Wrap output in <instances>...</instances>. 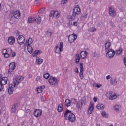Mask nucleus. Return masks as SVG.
Returning <instances> with one entry per match:
<instances>
[{
    "label": "nucleus",
    "instance_id": "1",
    "mask_svg": "<svg viewBox=\"0 0 126 126\" xmlns=\"http://www.w3.org/2000/svg\"><path fill=\"white\" fill-rule=\"evenodd\" d=\"M69 114L68 120L71 123H73L75 121V115L73 114V113H71V111H70L68 109H67L64 114V118L65 120H67V115Z\"/></svg>",
    "mask_w": 126,
    "mask_h": 126
},
{
    "label": "nucleus",
    "instance_id": "2",
    "mask_svg": "<svg viewBox=\"0 0 126 126\" xmlns=\"http://www.w3.org/2000/svg\"><path fill=\"white\" fill-rule=\"evenodd\" d=\"M80 8L79 7V6L76 5L75 6L73 10L72 15L69 16V18L71 20H74L75 17H76V15H78L79 14H80Z\"/></svg>",
    "mask_w": 126,
    "mask_h": 126
},
{
    "label": "nucleus",
    "instance_id": "3",
    "mask_svg": "<svg viewBox=\"0 0 126 126\" xmlns=\"http://www.w3.org/2000/svg\"><path fill=\"white\" fill-rule=\"evenodd\" d=\"M28 21L29 23H34L35 22L37 24H40L41 21H42V18L39 15L32 17L28 19Z\"/></svg>",
    "mask_w": 126,
    "mask_h": 126
},
{
    "label": "nucleus",
    "instance_id": "4",
    "mask_svg": "<svg viewBox=\"0 0 126 126\" xmlns=\"http://www.w3.org/2000/svg\"><path fill=\"white\" fill-rule=\"evenodd\" d=\"M24 79V77L19 76L17 77L16 79L13 80L14 87H17V85L20 83V81H22Z\"/></svg>",
    "mask_w": 126,
    "mask_h": 126
},
{
    "label": "nucleus",
    "instance_id": "5",
    "mask_svg": "<svg viewBox=\"0 0 126 126\" xmlns=\"http://www.w3.org/2000/svg\"><path fill=\"white\" fill-rule=\"evenodd\" d=\"M106 55L108 59H112V58H113L114 56H115V50H113L112 49H109L108 50H107Z\"/></svg>",
    "mask_w": 126,
    "mask_h": 126
},
{
    "label": "nucleus",
    "instance_id": "6",
    "mask_svg": "<svg viewBox=\"0 0 126 126\" xmlns=\"http://www.w3.org/2000/svg\"><path fill=\"white\" fill-rule=\"evenodd\" d=\"M15 63H11L9 65V69L8 71V74H11V72L13 71L15 69V67H16V65H15Z\"/></svg>",
    "mask_w": 126,
    "mask_h": 126
},
{
    "label": "nucleus",
    "instance_id": "7",
    "mask_svg": "<svg viewBox=\"0 0 126 126\" xmlns=\"http://www.w3.org/2000/svg\"><path fill=\"white\" fill-rule=\"evenodd\" d=\"M109 14L111 16V17H115V16H117V12L116 11V9L110 7L109 9Z\"/></svg>",
    "mask_w": 126,
    "mask_h": 126
},
{
    "label": "nucleus",
    "instance_id": "8",
    "mask_svg": "<svg viewBox=\"0 0 126 126\" xmlns=\"http://www.w3.org/2000/svg\"><path fill=\"white\" fill-rule=\"evenodd\" d=\"M48 81L52 85H57L59 82V80L53 77H51Z\"/></svg>",
    "mask_w": 126,
    "mask_h": 126
},
{
    "label": "nucleus",
    "instance_id": "9",
    "mask_svg": "<svg viewBox=\"0 0 126 126\" xmlns=\"http://www.w3.org/2000/svg\"><path fill=\"white\" fill-rule=\"evenodd\" d=\"M8 78L7 77H2V75H0V83L2 85H5L7 83Z\"/></svg>",
    "mask_w": 126,
    "mask_h": 126
},
{
    "label": "nucleus",
    "instance_id": "10",
    "mask_svg": "<svg viewBox=\"0 0 126 126\" xmlns=\"http://www.w3.org/2000/svg\"><path fill=\"white\" fill-rule=\"evenodd\" d=\"M85 97L82 98L81 100H79L77 103V108L78 109H81L82 108V105L85 103Z\"/></svg>",
    "mask_w": 126,
    "mask_h": 126
},
{
    "label": "nucleus",
    "instance_id": "11",
    "mask_svg": "<svg viewBox=\"0 0 126 126\" xmlns=\"http://www.w3.org/2000/svg\"><path fill=\"white\" fill-rule=\"evenodd\" d=\"M25 41V38H24V36L22 35H19L17 38L18 44L21 46V45H23L24 44V42Z\"/></svg>",
    "mask_w": 126,
    "mask_h": 126
},
{
    "label": "nucleus",
    "instance_id": "12",
    "mask_svg": "<svg viewBox=\"0 0 126 126\" xmlns=\"http://www.w3.org/2000/svg\"><path fill=\"white\" fill-rule=\"evenodd\" d=\"M68 41L70 43H73L76 39H77V35L76 34H71L68 37Z\"/></svg>",
    "mask_w": 126,
    "mask_h": 126
},
{
    "label": "nucleus",
    "instance_id": "13",
    "mask_svg": "<svg viewBox=\"0 0 126 126\" xmlns=\"http://www.w3.org/2000/svg\"><path fill=\"white\" fill-rule=\"evenodd\" d=\"M42 110L41 109H35L33 112V115L36 118H38V117H41L42 115Z\"/></svg>",
    "mask_w": 126,
    "mask_h": 126
},
{
    "label": "nucleus",
    "instance_id": "14",
    "mask_svg": "<svg viewBox=\"0 0 126 126\" xmlns=\"http://www.w3.org/2000/svg\"><path fill=\"white\" fill-rule=\"evenodd\" d=\"M109 100H115V99H117V94L113 92H109Z\"/></svg>",
    "mask_w": 126,
    "mask_h": 126
},
{
    "label": "nucleus",
    "instance_id": "15",
    "mask_svg": "<svg viewBox=\"0 0 126 126\" xmlns=\"http://www.w3.org/2000/svg\"><path fill=\"white\" fill-rule=\"evenodd\" d=\"M93 110H94V105L93 102L90 103V105L88 109V115H91L93 113Z\"/></svg>",
    "mask_w": 126,
    "mask_h": 126
},
{
    "label": "nucleus",
    "instance_id": "16",
    "mask_svg": "<svg viewBox=\"0 0 126 126\" xmlns=\"http://www.w3.org/2000/svg\"><path fill=\"white\" fill-rule=\"evenodd\" d=\"M80 71L79 73V76L81 79H83V63H80Z\"/></svg>",
    "mask_w": 126,
    "mask_h": 126
},
{
    "label": "nucleus",
    "instance_id": "17",
    "mask_svg": "<svg viewBox=\"0 0 126 126\" xmlns=\"http://www.w3.org/2000/svg\"><path fill=\"white\" fill-rule=\"evenodd\" d=\"M8 42L10 45H13L15 42V37H10L8 39Z\"/></svg>",
    "mask_w": 126,
    "mask_h": 126
},
{
    "label": "nucleus",
    "instance_id": "18",
    "mask_svg": "<svg viewBox=\"0 0 126 126\" xmlns=\"http://www.w3.org/2000/svg\"><path fill=\"white\" fill-rule=\"evenodd\" d=\"M12 14H13L12 16H14L16 19H18L20 17V12H12Z\"/></svg>",
    "mask_w": 126,
    "mask_h": 126
},
{
    "label": "nucleus",
    "instance_id": "19",
    "mask_svg": "<svg viewBox=\"0 0 126 126\" xmlns=\"http://www.w3.org/2000/svg\"><path fill=\"white\" fill-rule=\"evenodd\" d=\"M18 105H19V103H16L13 105L11 109L12 113H15L16 112V110L18 108Z\"/></svg>",
    "mask_w": 126,
    "mask_h": 126
},
{
    "label": "nucleus",
    "instance_id": "20",
    "mask_svg": "<svg viewBox=\"0 0 126 126\" xmlns=\"http://www.w3.org/2000/svg\"><path fill=\"white\" fill-rule=\"evenodd\" d=\"M80 55L81 59H85L87 57V52L85 51H82Z\"/></svg>",
    "mask_w": 126,
    "mask_h": 126
},
{
    "label": "nucleus",
    "instance_id": "21",
    "mask_svg": "<svg viewBox=\"0 0 126 126\" xmlns=\"http://www.w3.org/2000/svg\"><path fill=\"white\" fill-rule=\"evenodd\" d=\"M43 63V59L41 58H39L38 57H36V64H37L38 65H40V64H42Z\"/></svg>",
    "mask_w": 126,
    "mask_h": 126
},
{
    "label": "nucleus",
    "instance_id": "22",
    "mask_svg": "<svg viewBox=\"0 0 126 126\" xmlns=\"http://www.w3.org/2000/svg\"><path fill=\"white\" fill-rule=\"evenodd\" d=\"M13 85L12 84H10L9 85V88H8V94H13V91H14V89H13V87H12Z\"/></svg>",
    "mask_w": 126,
    "mask_h": 126
},
{
    "label": "nucleus",
    "instance_id": "23",
    "mask_svg": "<svg viewBox=\"0 0 126 126\" xmlns=\"http://www.w3.org/2000/svg\"><path fill=\"white\" fill-rule=\"evenodd\" d=\"M110 83L112 85H117V79L115 77L112 78L110 79Z\"/></svg>",
    "mask_w": 126,
    "mask_h": 126
},
{
    "label": "nucleus",
    "instance_id": "24",
    "mask_svg": "<svg viewBox=\"0 0 126 126\" xmlns=\"http://www.w3.org/2000/svg\"><path fill=\"white\" fill-rule=\"evenodd\" d=\"M111 42H107L105 44V51L107 52L109 49H110V47H111Z\"/></svg>",
    "mask_w": 126,
    "mask_h": 126
},
{
    "label": "nucleus",
    "instance_id": "25",
    "mask_svg": "<svg viewBox=\"0 0 126 126\" xmlns=\"http://www.w3.org/2000/svg\"><path fill=\"white\" fill-rule=\"evenodd\" d=\"M55 53H56V54H60L61 53V52H63V49H61V48H59V46L58 45H57L55 47Z\"/></svg>",
    "mask_w": 126,
    "mask_h": 126
},
{
    "label": "nucleus",
    "instance_id": "26",
    "mask_svg": "<svg viewBox=\"0 0 126 126\" xmlns=\"http://www.w3.org/2000/svg\"><path fill=\"white\" fill-rule=\"evenodd\" d=\"M27 50L28 52L30 53V54H32V53H33V47H32L30 45H28Z\"/></svg>",
    "mask_w": 126,
    "mask_h": 126
},
{
    "label": "nucleus",
    "instance_id": "27",
    "mask_svg": "<svg viewBox=\"0 0 126 126\" xmlns=\"http://www.w3.org/2000/svg\"><path fill=\"white\" fill-rule=\"evenodd\" d=\"M75 59L76 60V63L78 64L79 63V61H80V57H79V54H77L76 56L75 57Z\"/></svg>",
    "mask_w": 126,
    "mask_h": 126
},
{
    "label": "nucleus",
    "instance_id": "28",
    "mask_svg": "<svg viewBox=\"0 0 126 126\" xmlns=\"http://www.w3.org/2000/svg\"><path fill=\"white\" fill-rule=\"evenodd\" d=\"M71 104V102L69 99H66L65 101V105L66 107H70V105Z\"/></svg>",
    "mask_w": 126,
    "mask_h": 126
},
{
    "label": "nucleus",
    "instance_id": "29",
    "mask_svg": "<svg viewBox=\"0 0 126 126\" xmlns=\"http://www.w3.org/2000/svg\"><path fill=\"white\" fill-rule=\"evenodd\" d=\"M96 108L98 110H104L105 109V105L103 104H98V105L96 106Z\"/></svg>",
    "mask_w": 126,
    "mask_h": 126
},
{
    "label": "nucleus",
    "instance_id": "30",
    "mask_svg": "<svg viewBox=\"0 0 126 126\" xmlns=\"http://www.w3.org/2000/svg\"><path fill=\"white\" fill-rule=\"evenodd\" d=\"M122 53H123V49L121 48H120L119 50H116L115 52L116 56H119V55H121Z\"/></svg>",
    "mask_w": 126,
    "mask_h": 126
},
{
    "label": "nucleus",
    "instance_id": "31",
    "mask_svg": "<svg viewBox=\"0 0 126 126\" xmlns=\"http://www.w3.org/2000/svg\"><path fill=\"white\" fill-rule=\"evenodd\" d=\"M41 53H42V51L41 50H35L32 54V55L33 57H36L37 55H39V54H41Z\"/></svg>",
    "mask_w": 126,
    "mask_h": 126
},
{
    "label": "nucleus",
    "instance_id": "32",
    "mask_svg": "<svg viewBox=\"0 0 126 126\" xmlns=\"http://www.w3.org/2000/svg\"><path fill=\"white\" fill-rule=\"evenodd\" d=\"M58 112H61L63 111V104H59L57 108Z\"/></svg>",
    "mask_w": 126,
    "mask_h": 126
},
{
    "label": "nucleus",
    "instance_id": "33",
    "mask_svg": "<svg viewBox=\"0 0 126 126\" xmlns=\"http://www.w3.org/2000/svg\"><path fill=\"white\" fill-rule=\"evenodd\" d=\"M26 43L28 45H31L33 43V39L31 38H29L28 40H26Z\"/></svg>",
    "mask_w": 126,
    "mask_h": 126
},
{
    "label": "nucleus",
    "instance_id": "34",
    "mask_svg": "<svg viewBox=\"0 0 126 126\" xmlns=\"http://www.w3.org/2000/svg\"><path fill=\"white\" fill-rule=\"evenodd\" d=\"M36 91H37V93H41V92H42V91H43L42 89L40 88V87H39L36 88Z\"/></svg>",
    "mask_w": 126,
    "mask_h": 126
},
{
    "label": "nucleus",
    "instance_id": "35",
    "mask_svg": "<svg viewBox=\"0 0 126 126\" xmlns=\"http://www.w3.org/2000/svg\"><path fill=\"white\" fill-rule=\"evenodd\" d=\"M43 77H44L46 79H48V78H49V77H50V74H49L48 73L44 74L43 75Z\"/></svg>",
    "mask_w": 126,
    "mask_h": 126
},
{
    "label": "nucleus",
    "instance_id": "36",
    "mask_svg": "<svg viewBox=\"0 0 126 126\" xmlns=\"http://www.w3.org/2000/svg\"><path fill=\"white\" fill-rule=\"evenodd\" d=\"M101 116H102V117H103V118H107L108 117H107V113L105 111H103L102 112Z\"/></svg>",
    "mask_w": 126,
    "mask_h": 126
},
{
    "label": "nucleus",
    "instance_id": "37",
    "mask_svg": "<svg viewBox=\"0 0 126 126\" xmlns=\"http://www.w3.org/2000/svg\"><path fill=\"white\" fill-rule=\"evenodd\" d=\"M46 11V8H43L39 10V13H44Z\"/></svg>",
    "mask_w": 126,
    "mask_h": 126
},
{
    "label": "nucleus",
    "instance_id": "38",
    "mask_svg": "<svg viewBox=\"0 0 126 126\" xmlns=\"http://www.w3.org/2000/svg\"><path fill=\"white\" fill-rule=\"evenodd\" d=\"M96 30L97 29L95 28H91L89 29V31H90V32H94V31H96Z\"/></svg>",
    "mask_w": 126,
    "mask_h": 126
},
{
    "label": "nucleus",
    "instance_id": "39",
    "mask_svg": "<svg viewBox=\"0 0 126 126\" xmlns=\"http://www.w3.org/2000/svg\"><path fill=\"white\" fill-rule=\"evenodd\" d=\"M55 11H51L49 17H52V16H55Z\"/></svg>",
    "mask_w": 126,
    "mask_h": 126
},
{
    "label": "nucleus",
    "instance_id": "40",
    "mask_svg": "<svg viewBox=\"0 0 126 126\" xmlns=\"http://www.w3.org/2000/svg\"><path fill=\"white\" fill-rule=\"evenodd\" d=\"M119 108H120V106L118 105H116L114 106V110L116 111V112H119Z\"/></svg>",
    "mask_w": 126,
    "mask_h": 126
},
{
    "label": "nucleus",
    "instance_id": "41",
    "mask_svg": "<svg viewBox=\"0 0 126 126\" xmlns=\"http://www.w3.org/2000/svg\"><path fill=\"white\" fill-rule=\"evenodd\" d=\"M76 99L74 98H72L71 99V103H72V104H74V105H75V104H76Z\"/></svg>",
    "mask_w": 126,
    "mask_h": 126
},
{
    "label": "nucleus",
    "instance_id": "42",
    "mask_svg": "<svg viewBox=\"0 0 126 126\" xmlns=\"http://www.w3.org/2000/svg\"><path fill=\"white\" fill-rule=\"evenodd\" d=\"M55 16H56L57 18H59L60 17V13L57 11H55Z\"/></svg>",
    "mask_w": 126,
    "mask_h": 126
},
{
    "label": "nucleus",
    "instance_id": "43",
    "mask_svg": "<svg viewBox=\"0 0 126 126\" xmlns=\"http://www.w3.org/2000/svg\"><path fill=\"white\" fill-rule=\"evenodd\" d=\"M94 86H95V87H97V88H100V87H101V86H102V85L101 84L95 83Z\"/></svg>",
    "mask_w": 126,
    "mask_h": 126
},
{
    "label": "nucleus",
    "instance_id": "44",
    "mask_svg": "<svg viewBox=\"0 0 126 126\" xmlns=\"http://www.w3.org/2000/svg\"><path fill=\"white\" fill-rule=\"evenodd\" d=\"M60 49L63 50V42H61L60 43Z\"/></svg>",
    "mask_w": 126,
    "mask_h": 126
},
{
    "label": "nucleus",
    "instance_id": "45",
    "mask_svg": "<svg viewBox=\"0 0 126 126\" xmlns=\"http://www.w3.org/2000/svg\"><path fill=\"white\" fill-rule=\"evenodd\" d=\"M46 35L49 36V37H51V36H52V32H51V31H47L46 32Z\"/></svg>",
    "mask_w": 126,
    "mask_h": 126
},
{
    "label": "nucleus",
    "instance_id": "46",
    "mask_svg": "<svg viewBox=\"0 0 126 126\" xmlns=\"http://www.w3.org/2000/svg\"><path fill=\"white\" fill-rule=\"evenodd\" d=\"M67 2V0H62L61 1V4H65Z\"/></svg>",
    "mask_w": 126,
    "mask_h": 126
},
{
    "label": "nucleus",
    "instance_id": "47",
    "mask_svg": "<svg viewBox=\"0 0 126 126\" xmlns=\"http://www.w3.org/2000/svg\"><path fill=\"white\" fill-rule=\"evenodd\" d=\"M3 89V85H2L0 83V91H2V90Z\"/></svg>",
    "mask_w": 126,
    "mask_h": 126
},
{
    "label": "nucleus",
    "instance_id": "48",
    "mask_svg": "<svg viewBox=\"0 0 126 126\" xmlns=\"http://www.w3.org/2000/svg\"><path fill=\"white\" fill-rule=\"evenodd\" d=\"M123 61H124V63L125 65V67L126 68V57L124 58Z\"/></svg>",
    "mask_w": 126,
    "mask_h": 126
},
{
    "label": "nucleus",
    "instance_id": "49",
    "mask_svg": "<svg viewBox=\"0 0 126 126\" xmlns=\"http://www.w3.org/2000/svg\"><path fill=\"white\" fill-rule=\"evenodd\" d=\"M42 102H45L46 101V97L45 96H42L41 98Z\"/></svg>",
    "mask_w": 126,
    "mask_h": 126
},
{
    "label": "nucleus",
    "instance_id": "50",
    "mask_svg": "<svg viewBox=\"0 0 126 126\" xmlns=\"http://www.w3.org/2000/svg\"><path fill=\"white\" fill-rule=\"evenodd\" d=\"M6 52H7V50L6 49H4L2 51V53L3 54V55H5V54H6Z\"/></svg>",
    "mask_w": 126,
    "mask_h": 126
},
{
    "label": "nucleus",
    "instance_id": "51",
    "mask_svg": "<svg viewBox=\"0 0 126 126\" xmlns=\"http://www.w3.org/2000/svg\"><path fill=\"white\" fill-rule=\"evenodd\" d=\"M5 58H8L9 57V55L8 53H6L4 55Z\"/></svg>",
    "mask_w": 126,
    "mask_h": 126
},
{
    "label": "nucleus",
    "instance_id": "52",
    "mask_svg": "<svg viewBox=\"0 0 126 126\" xmlns=\"http://www.w3.org/2000/svg\"><path fill=\"white\" fill-rule=\"evenodd\" d=\"M75 72L76 73H79V71H78V67H76L75 68Z\"/></svg>",
    "mask_w": 126,
    "mask_h": 126
},
{
    "label": "nucleus",
    "instance_id": "53",
    "mask_svg": "<svg viewBox=\"0 0 126 126\" xmlns=\"http://www.w3.org/2000/svg\"><path fill=\"white\" fill-rule=\"evenodd\" d=\"M30 109H27V110H26V113H27V114H28V115H29V114H30Z\"/></svg>",
    "mask_w": 126,
    "mask_h": 126
},
{
    "label": "nucleus",
    "instance_id": "54",
    "mask_svg": "<svg viewBox=\"0 0 126 126\" xmlns=\"http://www.w3.org/2000/svg\"><path fill=\"white\" fill-rule=\"evenodd\" d=\"M86 17H87V14H86L85 15H83L81 16L82 19L86 18Z\"/></svg>",
    "mask_w": 126,
    "mask_h": 126
},
{
    "label": "nucleus",
    "instance_id": "55",
    "mask_svg": "<svg viewBox=\"0 0 126 126\" xmlns=\"http://www.w3.org/2000/svg\"><path fill=\"white\" fill-rule=\"evenodd\" d=\"M15 56H16V53H15V52H14L12 54L11 57H12V58H13V57H14Z\"/></svg>",
    "mask_w": 126,
    "mask_h": 126
},
{
    "label": "nucleus",
    "instance_id": "56",
    "mask_svg": "<svg viewBox=\"0 0 126 126\" xmlns=\"http://www.w3.org/2000/svg\"><path fill=\"white\" fill-rule=\"evenodd\" d=\"M111 78V76L110 75H108L107 76H106V79L107 80H108V79H110Z\"/></svg>",
    "mask_w": 126,
    "mask_h": 126
},
{
    "label": "nucleus",
    "instance_id": "57",
    "mask_svg": "<svg viewBox=\"0 0 126 126\" xmlns=\"http://www.w3.org/2000/svg\"><path fill=\"white\" fill-rule=\"evenodd\" d=\"M40 88H41V90H44V89H45V86H40Z\"/></svg>",
    "mask_w": 126,
    "mask_h": 126
},
{
    "label": "nucleus",
    "instance_id": "58",
    "mask_svg": "<svg viewBox=\"0 0 126 126\" xmlns=\"http://www.w3.org/2000/svg\"><path fill=\"white\" fill-rule=\"evenodd\" d=\"M73 25H74V26H77V22H74L73 23Z\"/></svg>",
    "mask_w": 126,
    "mask_h": 126
},
{
    "label": "nucleus",
    "instance_id": "59",
    "mask_svg": "<svg viewBox=\"0 0 126 126\" xmlns=\"http://www.w3.org/2000/svg\"><path fill=\"white\" fill-rule=\"evenodd\" d=\"M93 100H94V102H97V98H96V97H94V98H93Z\"/></svg>",
    "mask_w": 126,
    "mask_h": 126
},
{
    "label": "nucleus",
    "instance_id": "60",
    "mask_svg": "<svg viewBox=\"0 0 126 126\" xmlns=\"http://www.w3.org/2000/svg\"><path fill=\"white\" fill-rule=\"evenodd\" d=\"M36 80V81H39V80H40V77H37Z\"/></svg>",
    "mask_w": 126,
    "mask_h": 126
},
{
    "label": "nucleus",
    "instance_id": "61",
    "mask_svg": "<svg viewBox=\"0 0 126 126\" xmlns=\"http://www.w3.org/2000/svg\"><path fill=\"white\" fill-rule=\"evenodd\" d=\"M1 113H2V110L0 109V115H1Z\"/></svg>",
    "mask_w": 126,
    "mask_h": 126
},
{
    "label": "nucleus",
    "instance_id": "62",
    "mask_svg": "<svg viewBox=\"0 0 126 126\" xmlns=\"http://www.w3.org/2000/svg\"><path fill=\"white\" fill-rule=\"evenodd\" d=\"M1 10V6H0V11Z\"/></svg>",
    "mask_w": 126,
    "mask_h": 126
},
{
    "label": "nucleus",
    "instance_id": "63",
    "mask_svg": "<svg viewBox=\"0 0 126 126\" xmlns=\"http://www.w3.org/2000/svg\"><path fill=\"white\" fill-rule=\"evenodd\" d=\"M17 33L18 34V35H19V32H18V31H17Z\"/></svg>",
    "mask_w": 126,
    "mask_h": 126
},
{
    "label": "nucleus",
    "instance_id": "64",
    "mask_svg": "<svg viewBox=\"0 0 126 126\" xmlns=\"http://www.w3.org/2000/svg\"><path fill=\"white\" fill-rule=\"evenodd\" d=\"M123 1H126V0H123Z\"/></svg>",
    "mask_w": 126,
    "mask_h": 126
}]
</instances>
